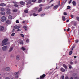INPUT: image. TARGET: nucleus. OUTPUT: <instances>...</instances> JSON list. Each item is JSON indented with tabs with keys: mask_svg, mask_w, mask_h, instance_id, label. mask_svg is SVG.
Wrapping results in <instances>:
<instances>
[{
	"mask_svg": "<svg viewBox=\"0 0 79 79\" xmlns=\"http://www.w3.org/2000/svg\"><path fill=\"white\" fill-rule=\"evenodd\" d=\"M8 42V39H4L2 42V46H4L5 45H7V42Z\"/></svg>",
	"mask_w": 79,
	"mask_h": 79,
	"instance_id": "f257e3e1",
	"label": "nucleus"
},
{
	"mask_svg": "<svg viewBox=\"0 0 79 79\" xmlns=\"http://www.w3.org/2000/svg\"><path fill=\"white\" fill-rule=\"evenodd\" d=\"M8 47L7 46H5L2 48V50L4 51H6L7 50Z\"/></svg>",
	"mask_w": 79,
	"mask_h": 79,
	"instance_id": "f03ea898",
	"label": "nucleus"
},
{
	"mask_svg": "<svg viewBox=\"0 0 79 79\" xmlns=\"http://www.w3.org/2000/svg\"><path fill=\"white\" fill-rule=\"evenodd\" d=\"M6 19V17L5 16H2V17L1 18V21H2V22H4V21H5Z\"/></svg>",
	"mask_w": 79,
	"mask_h": 79,
	"instance_id": "7ed1b4c3",
	"label": "nucleus"
},
{
	"mask_svg": "<svg viewBox=\"0 0 79 79\" xmlns=\"http://www.w3.org/2000/svg\"><path fill=\"white\" fill-rule=\"evenodd\" d=\"M16 59L17 61H19V60H20V59H21L20 56L18 55L16 57Z\"/></svg>",
	"mask_w": 79,
	"mask_h": 79,
	"instance_id": "20e7f679",
	"label": "nucleus"
},
{
	"mask_svg": "<svg viewBox=\"0 0 79 79\" xmlns=\"http://www.w3.org/2000/svg\"><path fill=\"white\" fill-rule=\"evenodd\" d=\"M5 70L6 71H10L11 70L10 68V67H6L5 68Z\"/></svg>",
	"mask_w": 79,
	"mask_h": 79,
	"instance_id": "39448f33",
	"label": "nucleus"
},
{
	"mask_svg": "<svg viewBox=\"0 0 79 79\" xmlns=\"http://www.w3.org/2000/svg\"><path fill=\"white\" fill-rule=\"evenodd\" d=\"M10 11H11V10L9 9H8L7 13V14H8L9 15H10V14H11Z\"/></svg>",
	"mask_w": 79,
	"mask_h": 79,
	"instance_id": "423d86ee",
	"label": "nucleus"
},
{
	"mask_svg": "<svg viewBox=\"0 0 79 79\" xmlns=\"http://www.w3.org/2000/svg\"><path fill=\"white\" fill-rule=\"evenodd\" d=\"M13 47H11L9 48V52H11L13 51Z\"/></svg>",
	"mask_w": 79,
	"mask_h": 79,
	"instance_id": "0eeeda50",
	"label": "nucleus"
},
{
	"mask_svg": "<svg viewBox=\"0 0 79 79\" xmlns=\"http://www.w3.org/2000/svg\"><path fill=\"white\" fill-rule=\"evenodd\" d=\"M0 6L2 7L5 6H6V4L4 3H2L0 4Z\"/></svg>",
	"mask_w": 79,
	"mask_h": 79,
	"instance_id": "6e6552de",
	"label": "nucleus"
},
{
	"mask_svg": "<svg viewBox=\"0 0 79 79\" xmlns=\"http://www.w3.org/2000/svg\"><path fill=\"white\" fill-rule=\"evenodd\" d=\"M4 29V27H0V31H3Z\"/></svg>",
	"mask_w": 79,
	"mask_h": 79,
	"instance_id": "1a4fd4ad",
	"label": "nucleus"
},
{
	"mask_svg": "<svg viewBox=\"0 0 79 79\" xmlns=\"http://www.w3.org/2000/svg\"><path fill=\"white\" fill-rule=\"evenodd\" d=\"M6 23L8 24H11V21L8 20L6 21Z\"/></svg>",
	"mask_w": 79,
	"mask_h": 79,
	"instance_id": "9d476101",
	"label": "nucleus"
},
{
	"mask_svg": "<svg viewBox=\"0 0 79 79\" xmlns=\"http://www.w3.org/2000/svg\"><path fill=\"white\" fill-rule=\"evenodd\" d=\"M42 11V7H40L38 10V12H40Z\"/></svg>",
	"mask_w": 79,
	"mask_h": 79,
	"instance_id": "9b49d317",
	"label": "nucleus"
},
{
	"mask_svg": "<svg viewBox=\"0 0 79 79\" xmlns=\"http://www.w3.org/2000/svg\"><path fill=\"white\" fill-rule=\"evenodd\" d=\"M15 29H19L20 28V27L17 26H15L14 27Z\"/></svg>",
	"mask_w": 79,
	"mask_h": 79,
	"instance_id": "f8f14e48",
	"label": "nucleus"
},
{
	"mask_svg": "<svg viewBox=\"0 0 79 79\" xmlns=\"http://www.w3.org/2000/svg\"><path fill=\"white\" fill-rule=\"evenodd\" d=\"M20 3L22 5H24V4H25V2L23 1H21L20 2Z\"/></svg>",
	"mask_w": 79,
	"mask_h": 79,
	"instance_id": "ddd939ff",
	"label": "nucleus"
},
{
	"mask_svg": "<svg viewBox=\"0 0 79 79\" xmlns=\"http://www.w3.org/2000/svg\"><path fill=\"white\" fill-rule=\"evenodd\" d=\"M45 77V74H43L42 75L40 76V78H44V77Z\"/></svg>",
	"mask_w": 79,
	"mask_h": 79,
	"instance_id": "4468645a",
	"label": "nucleus"
},
{
	"mask_svg": "<svg viewBox=\"0 0 79 79\" xmlns=\"http://www.w3.org/2000/svg\"><path fill=\"white\" fill-rule=\"evenodd\" d=\"M19 44H24L23 41L21 40H19Z\"/></svg>",
	"mask_w": 79,
	"mask_h": 79,
	"instance_id": "2eb2a0df",
	"label": "nucleus"
},
{
	"mask_svg": "<svg viewBox=\"0 0 79 79\" xmlns=\"http://www.w3.org/2000/svg\"><path fill=\"white\" fill-rule=\"evenodd\" d=\"M60 70L62 72H64L65 71V69L63 68H61Z\"/></svg>",
	"mask_w": 79,
	"mask_h": 79,
	"instance_id": "dca6fc26",
	"label": "nucleus"
},
{
	"mask_svg": "<svg viewBox=\"0 0 79 79\" xmlns=\"http://www.w3.org/2000/svg\"><path fill=\"white\" fill-rule=\"evenodd\" d=\"M62 19L63 21H66V19H65V17L64 16H62Z\"/></svg>",
	"mask_w": 79,
	"mask_h": 79,
	"instance_id": "f3484780",
	"label": "nucleus"
},
{
	"mask_svg": "<svg viewBox=\"0 0 79 79\" xmlns=\"http://www.w3.org/2000/svg\"><path fill=\"white\" fill-rule=\"evenodd\" d=\"M63 67H64L65 69H67V66H66L65 64H63Z\"/></svg>",
	"mask_w": 79,
	"mask_h": 79,
	"instance_id": "a211bd4d",
	"label": "nucleus"
},
{
	"mask_svg": "<svg viewBox=\"0 0 79 79\" xmlns=\"http://www.w3.org/2000/svg\"><path fill=\"white\" fill-rule=\"evenodd\" d=\"M58 6V5H56L54 7V10H56V8H57Z\"/></svg>",
	"mask_w": 79,
	"mask_h": 79,
	"instance_id": "6ab92c4d",
	"label": "nucleus"
},
{
	"mask_svg": "<svg viewBox=\"0 0 79 79\" xmlns=\"http://www.w3.org/2000/svg\"><path fill=\"white\" fill-rule=\"evenodd\" d=\"M72 4L73 5H74V6H75L76 5V2L74 1H73L72 2Z\"/></svg>",
	"mask_w": 79,
	"mask_h": 79,
	"instance_id": "aec40b11",
	"label": "nucleus"
},
{
	"mask_svg": "<svg viewBox=\"0 0 79 79\" xmlns=\"http://www.w3.org/2000/svg\"><path fill=\"white\" fill-rule=\"evenodd\" d=\"M21 49L22 50H23V51H24V50H26V48H25L24 47H22Z\"/></svg>",
	"mask_w": 79,
	"mask_h": 79,
	"instance_id": "412c9836",
	"label": "nucleus"
},
{
	"mask_svg": "<svg viewBox=\"0 0 79 79\" xmlns=\"http://www.w3.org/2000/svg\"><path fill=\"white\" fill-rule=\"evenodd\" d=\"M1 10L2 11H5V8H2L1 9Z\"/></svg>",
	"mask_w": 79,
	"mask_h": 79,
	"instance_id": "4be33fe9",
	"label": "nucleus"
},
{
	"mask_svg": "<svg viewBox=\"0 0 79 79\" xmlns=\"http://www.w3.org/2000/svg\"><path fill=\"white\" fill-rule=\"evenodd\" d=\"M1 14L2 15H5V13L4 12H1Z\"/></svg>",
	"mask_w": 79,
	"mask_h": 79,
	"instance_id": "5701e85b",
	"label": "nucleus"
},
{
	"mask_svg": "<svg viewBox=\"0 0 79 79\" xmlns=\"http://www.w3.org/2000/svg\"><path fill=\"white\" fill-rule=\"evenodd\" d=\"M9 19H12V16L10 15H9L8 17Z\"/></svg>",
	"mask_w": 79,
	"mask_h": 79,
	"instance_id": "b1692460",
	"label": "nucleus"
},
{
	"mask_svg": "<svg viewBox=\"0 0 79 79\" xmlns=\"http://www.w3.org/2000/svg\"><path fill=\"white\" fill-rule=\"evenodd\" d=\"M20 36H21V37H23V38H24V34H20Z\"/></svg>",
	"mask_w": 79,
	"mask_h": 79,
	"instance_id": "393cba45",
	"label": "nucleus"
},
{
	"mask_svg": "<svg viewBox=\"0 0 79 79\" xmlns=\"http://www.w3.org/2000/svg\"><path fill=\"white\" fill-rule=\"evenodd\" d=\"M23 28L25 29L26 31H27V27L26 26H24L23 27Z\"/></svg>",
	"mask_w": 79,
	"mask_h": 79,
	"instance_id": "a878e982",
	"label": "nucleus"
},
{
	"mask_svg": "<svg viewBox=\"0 0 79 79\" xmlns=\"http://www.w3.org/2000/svg\"><path fill=\"white\" fill-rule=\"evenodd\" d=\"M18 73H19V72H16L14 73L15 75H18Z\"/></svg>",
	"mask_w": 79,
	"mask_h": 79,
	"instance_id": "bb28decb",
	"label": "nucleus"
},
{
	"mask_svg": "<svg viewBox=\"0 0 79 79\" xmlns=\"http://www.w3.org/2000/svg\"><path fill=\"white\" fill-rule=\"evenodd\" d=\"M24 12H25V13H27L29 12V11H28V10H24Z\"/></svg>",
	"mask_w": 79,
	"mask_h": 79,
	"instance_id": "cd10ccee",
	"label": "nucleus"
},
{
	"mask_svg": "<svg viewBox=\"0 0 79 79\" xmlns=\"http://www.w3.org/2000/svg\"><path fill=\"white\" fill-rule=\"evenodd\" d=\"M58 4L59 6H60V4H61V2L60 1H59L58 2Z\"/></svg>",
	"mask_w": 79,
	"mask_h": 79,
	"instance_id": "c85d7f7f",
	"label": "nucleus"
},
{
	"mask_svg": "<svg viewBox=\"0 0 79 79\" xmlns=\"http://www.w3.org/2000/svg\"><path fill=\"white\" fill-rule=\"evenodd\" d=\"M68 66H69V68L70 69H71V68H72V67L71 66V65L69 64Z\"/></svg>",
	"mask_w": 79,
	"mask_h": 79,
	"instance_id": "c756f323",
	"label": "nucleus"
},
{
	"mask_svg": "<svg viewBox=\"0 0 79 79\" xmlns=\"http://www.w3.org/2000/svg\"><path fill=\"white\" fill-rule=\"evenodd\" d=\"M73 53V51H71L69 52V55H71Z\"/></svg>",
	"mask_w": 79,
	"mask_h": 79,
	"instance_id": "7c9ffc66",
	"label": "nucleus"
},
{
	"mask_svg": "<svg viewBox=\"0 0 79 79\" xmlns=\"http://www.w3.org/2000/svg\"><path fill=\"white\" fill-rule=\"evenodd\" d=\"M37 15H37V14H35V13H34L33 14V16H37Z\"/></svg>",
	"mask_w": 79,
	"mask_h": 79,
	"instance_id": "2f4dec72",
	"label": "nucleus"
},
{
	"mask_svg": "<svg viewBox=\"0 0 79 79\" xmlns=\"http://www.w3.org/2000/svg\"><path fill=\"white\" fill-rule=\"evenodd\" d=\"M13 12H16L17 11V10L14 9L13 10Z\"/></svg>",
	"mask_w": 79,
	"mask_h": 79,
	"instance_id": "473e14b6",
	"label": "nucleus"
},
{
	"mask_svg": "<svg viewBox=\"0 0 79 79\" xmlns=\"http://www.w3.org/2000/svg\"><path fill=\"white\" fill-rule=\"evenodd\" d=\"M79 40H77L76 41H75V43H78V42H79Z\"/></svg>",
	"mask_w": 79,
	"mask_h": 79,
	"instance_id": "72a5a7b5",
	"label": "nucleus"
},
{
	"mask_svg": "<svg viewBox=\"0 0 79 79\" xmlns=\"http://www.w3.org/2000/svg\"><path fill=\"white\" fill-rule=\"evenodd\" d=\"M76 24H77V23L76 22H74V26H76Z\"/></svg>",
	"mask_w": 79,
	"mask_h": 79,
	"instance_id": "f704fd0d",
	"label": "nucleus"
},
{
	"mask_svg": "<svg viewBox=\"0 0 79 79\" xmlns=\"http://www.w3.org/2000/svg\"><path fill=\"white\" fill-rule=\"evenodd\" d=\"M74 47H75V46H72V47L71 48V50H73V48H74Z\"/></svg>",
	"mask_w": 79,
	"mask_h": 79,
	"instance_id": "c9c22d12",
	"label": "nucleus"
},
{
	"mask_svg": "<svg viewBox=\"0 0 79 79\" xmlns=\"http://www.w3.org/2000/svg\"><path fill=\"white\" fill-rule=\"evenodd\" d=\"M14 6H15V7H18V5L17 4H15L14 5Z\"/></svg>",
	"mask_w": 79,
	"mask_h": 79,
	"instance_id": "e433bc0d",
	"label": "nucleus"
},
{
	"mask_svg": "<svg viewBox=\"0 0 79 79\" xmlns=\"http://www.w3.org/2000/svg\"><path fill=\"white\" fill-rule=\"evenodd\" d=\"M74 63L73 62H70V64H71V65H72V64H73Z\"/></svg>",
	"mask_w": 79,
	"mask_h": 79,
	"instance_id": "4c0bfd02",
	"label": "nucleus"
},
{
	"mask_svg": "<svg viewBox=\"0 0 79 79\" xmlns=\"http://www.w3.org/2000/svg\"><path fill=\"white\" fill-rule=\"evenodd\" d=\"M42 1V0H39L38 1V3H41Z\"/></svg>",
	"mask_w": 79,
	"mask_h": 79,
	"instance_id": "58836bf2",
	"label": "nucleus"
},
{
	"mask_svg": "<svg viewBox=\"0 0 79 79\" xmlns=\"http://www.w3.org/2000/svg\"><path fill=\"white\" fill-rule=\"evenodd\" d=\"M51 6H48L46 8V9H48V8H51Z\"/></svg>",
	"mask_w": 79,
	"mask_h": 79,
	"instance_id": "ea45409f",
	"label": "nucleus"
},
{
	"mask_svg": "<svg viewBox=\"0 0 79 79\" xmlns=\"http://www.w3.org/2000/svg\"><path fill=\"white\" fill-rule=\"evenodd\" d=\"M70 16L72 18H74V15H70Z\"/></svg>",
	"mask_w": 79,
	"mask_h": 79,
	"instance_id": "a19ab883",
	"label": "nucleus"
},
{
	"mask_svg": "<svg viewBox=\"0 0 79 79\" xmlns=\"http://www.w3.org/2000/svg\"><path fill=\"white\" fill-rule=\"evenodd\" d=\"M15 33H12L11 35V36H14L15 35Z\"/></svg>",
	"mask_w": 79,
	"mask_h": 79,
	"instance_id": "79ce46f5",
	"label": "nucleus"
},
{
	"mask_svg": "<svg viewBox=\"0 0 79 79\" xmlns=\"http://www.w3.org/2000/svg\"><path fill=\"white\" fill-rule=\"evenodd\" d=\"M45 14H42L41 15V16H44V15H45Z\"/></svg>",
	"mask_w": 79,
	"mask_h": 79,
	"instance_id": "37998d69",
	"label": "nucleus"
},
{
	"mask_svg": "<svg viewBox=\"0 0 79 79\" xmlns=\"http://www.w3.org/2000/svg\"><path fill=\"white\" fill-rule=\"evenodd\" d=\"M36 2V0H32V2Z\"/></svg>",
	"mask_w": 79,
	"mask_h": 79,
	"instance_id": "c03bdc74",
	"label": "nucleus"
},
{
	"mask_svg": "<svg viewBox=\"0 0 79 79\" xmlns=\"http://www.w3.org/2000/svg\"><path fill=\"white\" fill-rule=\"evenodd\" d=\"M71 2H72V0H70V1L69 2V4H70L71 3Z\"/></svg>",
	"mask_w": 79,
	"mask_h": 79,
	"instance_id": "a18cd8bd",
	"label": "nucleus"
},
{
	"mask_svg": "<svg viewBox=\"0 0 79 79\" xmlns=\"http://www.w3.org/2000/svg\"><path fill=\"white\" fill-rule=\"evenodd\" d=\"M76 19L77 21H79V17H76Z\"/></svg>",
	"mask_w": 79,
	"mask_h": 79,
	"instance_id": "49530a36",
	"label": "nucleus"
},
{
	"mask_svg": "<svg viewBox=\"0 0 79 79\" xmlns=\"http://www.w3.org/2000/svg\"><path fill=\"white\" fill-rule=\"evenodd\" d=\"M67 15V14L66 12L64 13V16H66Z\"/></svg>",
	"mask_w": 79,
	"mask_h": 79,
	"instance_id": "de8ad7c7",
	"label": "nucleus"
},
{
	"mask_svg": "<svg viewBox=\"0 0 79 79\" xmlns=\"http://www.w3.org/2000/svg\"><path fill=\"white\" fill-rule=\"evenodd\" d=\"M61 79H64V76H62Z\"/></svg>",
	"mask_w": 79,
	"mask_h": 79,
	"instance_id": "09e8293b",
	"label": "nucleus"
},
{
	"mask_svg": "<svg viewBox=\"0 0 79 79\" xmlns=\"http://www.w3.org/2000/svg\"><path fill=\"white\" fill-rule=\"evenodd\" d=\"M71 8L70 6H67V9H70Z\"/></svg>",
	"mask_w": 79,
	"mask_h": 79,
	"instance_id": "8fccbe9b",
	"label": "nucleus"
},
{
	"mask_svg": "<svg viewBox=\"0 0 79 79\" xmlns=\"http://www.w3.org/2000/svg\"><path fill=\"white\" fill-rule=\"evenodd\" d=\"M29 39H27L26 40V42H29Z\"/></svg>",
	"mask_w": 79,
	"mask_h": 79,
	"instance_id": "3c124183",
	"label": "nucleus"
},
{
	"mask_svg": "<svg viewBox=\"0 0 79 79\" xmlns=\"http://www.w3.org/2000/svg\"><path fill=\"white\" fill-rule=\"evenodd\" d=\"M63 2L61 3L60 4V6H63Z\"/></svg>",
	"mask_w": 79,
	"mask_h": 79,
	"instance_id": "603ef678",
	"label": "nucleus"
},
{
	"mask_svg": "<svg viewBox=\"0 0 79 79\" xmlns=\"http://www.w3.org/2000/svg\"><path fill=\"white\" fill-rule=\"evenodd\" d=\"M15 77L16 79H17V78L18 77V75H16V76H15Z\"/></svg>",
	"mask_w": 79,
	"mask_h": 79,
	"instance_id": "864d4df0",
	"label": "nucleus"
},
{
	"mask_svg": "<svg viewBox=\"0 0 79 79\" xmlns=\"http://www.w3.org/2000/svg\"><path fill=\"white\" fill-rule=\"evenodd\" d=\"M39 6H43L44 5H43L42 4H40Z\"/></svg>",
	"mask_w": 79,
	"mask_h": 79,
	"instance_id": "5fc2aeb1",
	"label": "nucleus"
},
{
	"mask_svg": "<svg viewBox=\"0 0 79 79\" xmlns=\"http://www.w3.org/2000/svg\"><path fill=\"white\" fill-rule=\"evenodd\" d=\"M72 29H74L75 28V27L73 26L72 27H71Z\"/></svg>",
	"mask_w": 79,
	"mask_h": 79,
	"instance_id": "6e6d98bb",
	"label": "nucleus"
},
{
	"mask_svg": "<svg viewBox=\"0 0 79 79\" xmlns=\"http://www.w3.org/2000/svg\"><path fill=\"white\" fill-rule=\"evenodd\" d=\"M65 79H69L68 78V76L66 77H65Z\"/></svg>",
	"mask_w": 79,
	"mask_h": 79,
	"instance_id": "4d7b16f0",
	"label": "nucleus"
},
{
	"mask_svg": "<svg viewBox=\"0 0 79 79\" xmlns=\"http://www.w3.org/2000/svg\"><path fill=\"white\" fill-rule=\"evenodd\" d=\"M16 23H19V21L18 20H16Z\"/></svg>",
	"mask_w": 79,
	"mask_h": 79,
	"instance_id": "13d9d810",
	"label": "nucleus"
},
{
	"mask_svg": "<svg viewBox=\"0 0 79 79\" xmlns=\"http://www.w3.org/2000/svg\"><path fill=\"white\" fill-rule=\"evenodd\" d=\"M5 79H9V78H8V77H7L5 78Z\"/></svg>",
	"mask_w": 79,
	"mask_h": 79,
	"instance_id": "bf43d9fd",
	"label": "nucleus"
},
{
	"mask_svg": "<svg viewBox=\"0 0 79 79\" xmlns=\"http://www.w3.org/2000/svg\"><path fill=\"white\" fill-rule=\"evenodd\" d=\"M74 79H79V78L77 77H76Z\"/></svg>",
	"mask_w": 79,
	"mask_h": 79,
	"instance_id": "052dcab7",
	"label": "nucleus"
},
{
	"mask_svg": "<svg viewBox=\"0 0 79 79\" xmlns=\"http://www.w3.org/2000/svg\"><path fill=\"white\" fill-rule=\"evenodd\" d=\"M21 31V30L20 29H18L17 30V31Z\"/></svg>",
	"mask_w": 79,
	"mask_h": 79,
	"instance_id": "680f3d73",
	"label": "nucleus"
},
{
	"mask_svg": "<svg viewBox=\"0 0 79 79\" xmlns=\"http://www.w3.org/2000/svg\"><path fill=\"white\" fill-rule=\"evenodd\" d=\"M53 5H54L53 4H52L51 5V6H51V7H52V6H53Z\"/></svg>",
	"mask_w": 79,
	"mask_h": 79,
	"instance_id": "e2e57ef3",
	"label": "nucleus"
},
{
	"mask_svg": "<svg viewBox=\"0 0 79 79\" xmlns=\"http://www.w3.org/2000/svg\"><path fill=\"white\" fill-rule=\"evenodd\" d=\"M13 3H14L15 4H16V3H17V2H13Z\"/></svg>",
	"mask_w": 79,
	"mask_h": 79,
	"instance_id": "0e129e2a",
	"label": "nucleus"
},
{
	"mask_svg": "<svg viewBox=\"0 0 79 79\" xmlns=\"http://www.w3.org/2000/svg\"><path fill=\"white\" fill-rule=\"evenodd\" d=\"M53 0H51L50 2H49V3H51V2H52V1H53Z\"/></svg>",
	"mask_w": 79,
	"mask_h": 79,
	"instance_id": "69168bd1",
	"label": "nucleus"
},
{
	"mask_svg": "<svg viewBox=\"0 0 79 79\" xmlns=\"http://www.w3.org/2000/svg\"><path fill=\"white\" fill-rule=\"evenodd\" d=\"M66 22H67V23H68V22H69V20H66Z\"/></svg>",
	"mask_w": 79,
	"mask_h": 79,
	"instance_id": "338daca9",
	"label": "nucleus"
},
{
	"mask_svg": "<svg viewBox=\"0 0 79 79\" xmlns=\"http://www.w3.org/2000/svg\"><path fill=\"white\" fill-rule=\"evenodd\" d=\"M68 31H69V28H68L67 29Z\"/></svg>",
	"mask_w": 79,
	"mask_h": 79,
	"instance_id": "774afa93",
	"label": "nucleus"
}]
</instances>
